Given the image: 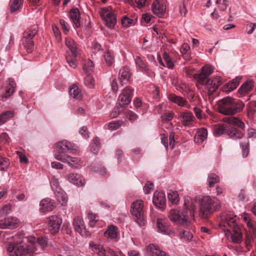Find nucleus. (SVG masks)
Returning <instances> with one entry per match:
<instances>
[{"label": "nucleus", "mask_w": 256, "mask_h": 256, "mask_svg": "<svg viewBox=\"0 0 256 256\" xmlns=\"http://www.w3.org/2000/svg\"><path fill=\"white\" fill-rule=\"evenodd\" d=\"M240 146L242 150V154L244 158L248 156L249 154V142H248L240 143Z\"/></svg>", "instance_id": "52"}, {"label": "nucleus", "mask_w": 256, "mask_h": 256, "mask_svg": "<svg viewBox=\"0 0 256 256\" xmlns=\"http://www.w3.org/2000/svg\"><path fill=\"white\" fill-rule=\"evenodd\" d=\"M147 252L150 256H170L165 252L154 244H150L147 247Z\"/></svg>", "instance_id": "28"}, {"label": "nucleus", "mask_w": 256, "mask_h": 256, "mask_svg": "<svg viewBox=\"0 0 256 256\" xmlns=\"http://www.w3.org/2000/svg\"><path fill=\"white\" fill-rule=\"evenodd\" d=\"M74 144L66 140L58 142L56 144L54 156L56 159L62 162H67L72 167H76L78 159L66 154L69 150H74Z\"/></svg>", "instance_id": "4"}, {"label": "nucleus", "mask_w": 256, "mask_h": 256, "mask_svg": "<svg viewBox=\"0 0 256 256\" xmlns=\"http://www.w3.org/2000/svg\"><path fill=\"white\" fill-rule=\"evenodd\" d=\"M232 232L230 230H227L226 235L230 236L232 241L235 244H240L242 242V234L240 231L239 226L232 228Z\"/></svg>", "instance_id": "21"}, {"label": "nucleus", "mask_w": 256, "mask_h": 256, "mask_svg": "<svg viewBox=\"0 0 256 256\" xmlns=\"http://www.w3.org/2000/svg\"><path fill=\"white\" fill-rule=\"evenodd\" d=\"M134 20L128 16H122L121 20V24L124 28H128L134 24Z\"/></svg>", "instance_id": "51"}, {"label": "nucleus", "mask_w": 256, "mask_h": 256, "mask_svg": "<svg viewBox=\"0 0 256 256\" xmlns=\"http://www.w3.org/2000/svg\"><path fill=\"white\" fill-rule=\"evenodd\" d=\"M134 90L130 86L124 88L118 98V104L120 105L126 106L130 102L134 96Z\"/></svg>", "instance_id": "9"}, {"label": "nucleus", "mask_w": 256, "mask_h": 256, "mask_svg": "<svg viewBox=\"0 0 256 256\" xmlns=\"http://www.w3.org/2000/svg\"><path fill=\"white\" fill-rule=\"evenodd\" d=\"M73 226L75 230L80 234H83L86 232L84 222L80 217H76L74 219Z\"/></svg>", "instance_id": "31"}, {"label": "nucleus", "mask_w": 256, "mask_h": 256, "mask_svg": "<svg viewBox=\"0 0 256 256\" xmlns=\"http://www.w3.org/2000/svg\"><path fill=\"white\" fill-rule=\"evenodd\" d=\"M152 202L158 208L164 210L166 206L165 193L162 191H156L153 196Z\"/></svg>", "instance_id": "14"}, {"label": "nucleus", "mask_w": 256, "mask_h": 256, "mask_svg": "<svg viewBox=\"0 0 256 256\" xmlns=\"http://www.w3.org/2000/svg\"><path fill=\"white\" fill-rule=\"evenodd\" d=\"M133 102L137 110V111H140V110H139L142 106V100L140 98H136L134 100Z\"/></svg>", "instance_id": "62"}, {"label": "nucleus", "mask_w": 256, "mask_h": 256, "mask_svg": "<svg viewBox=\"0 0 256 256\" xmlns=\"http://www.w3.org/2000/svg\"><path fill=\"white\" fill-rule=\"evenodd\" d=\"M14 110H6L2 112L0 115V126L4 124L10 118L14 117Z\"/></svg>", "instance_id": "40"}, {"label": "nucleus", "mask_w": 256, "mask_h": 256, "mask_svg": "<svg viewBox=\"0 0 256 256\" xmlns=\"http://www.w3.org/2000/svg\"><path fill=\"white\" fill-rule=\"evenodd\" d=\"M100 138L98 136H96L92 140V142L90 145V150L94 154H97L100 150Z\"/></svg>", "instance_id": "37"}, {"label": "nucleus", "mask_w": 256, "mask_h": 256, "mask_svg": "<svg viewBox=\"0 0 256 256\" xmlns=\"http://www.w3.org/2000/svg\"><path fill=\"white\" fill-rule=\"evenodd\" d=\"M192 216V211L186 207L172 209L168 214V218L174 224L184 228L190 225V218Z\"/></svg>", "instance_id": "5"}, {"label": "nucleus", "mask_w": 256, "mask_h": 256, "mask_svg": "<svg viewBox=\"0 0 256 256\" xmlns=\"http://www.w3.org/2000/svg\"><path fill=\"white\" fill-rule=\"evenodd\" d=\"M60 24L61 26L62 29L65 34H68L70 32V26L64 20L60 19Z\"/></svg>", "instance_id": "54"}, {"label": "nucleus", "mask_w": 256, "mask_h": 256, "mask_svg": "<svg viewBox=\"0 0 256 256\" xmlns=\"http://www.w3.org/2000/svg\"><path fill=\"white\" fill-rule=\"evenodd\" d=\"M214 134L215 136L226 134L232 139L240 138L244 135L240 129H214Z\"/></svg>", "instance_id": "11"}, {"label": "nucleus", "mask_w": 256, "mask_h": 256, "mask_svg": "<svg viewBox=\"0 0 256 256\" xmlns=\"http://www.w3.org/2000/svg\"><path fill=\"white\" fill-rule=\"evenodd\" d=\"M152 98L156 100H158L160 99V88L158 86H152Z\"/></svg>", "instance_id": "56"}, {"label": "nucleus", "mask_w": 256, "mask_h": 256, "mask_svg": "<svg viewBox=\"0 0 256 256\" xmlns=\"http://www.w3.org/2000/svg\"><path fill=\"white\" fill-rule=\"evenodd\" d=\"M50 184L58 201L62 202V206L64 205L67 202L68 197L64 192L60 186L58 180H54Z\"/></svg>", "instance_id": "10"}, {"label": "nucleus", "mask_w": 256, "mask_h": 256, "mask_svg": "<svg viewBox=\"0 0 256 256\" xmlns=\"http://www.w3.org/2000/svg\"><path fill=\"white\" fill-rule=\"evenodd\" d=\"M208 181L210 187H212L215 184L219 182L220 178L216 174L212 173L208 174Z\"/></svg>", "instance_id": "50"}, {"label": "nucleus", "mask_w": 256, "mask_h": 256, "mask_svg": "<svg viewBox=\"0 0 256 256\" xmlns=\"http://www.w3.org/2000/svg\"><path fill=\"white\" fill-rule=\"evenodd\" d=\"M48 238L46 236H40L36 239V243L38 244L42 248H44L48 246Z\"/></svg>", "instance_id": "53"}, {"label": "nucleus", "mask_w": 256, "mask_h": 256, "mask_svg": "<svg viewBox=\"0 0 256 256\" xmlns=\"http://www.w3.org/2000/svg\"><path fill=\"white\" fill-rule=\"evenodd\" d=\"M154 189V184L152 182H148L144 187L145 194H149L151 190Z\"/></svg>", "instance_id": "61"}, {"label": "nucleus", "mask_w": 256, "mask_h": 256, "mask_svg": "<svg viewBox=\"0 0 256 256\" xmlns=\"http://www.w3.org/2000/svg\"><path fill=\"white\" fill-rule=\"evenodd\" d=\"M242 79V76H238L234 78L225 84L222 88V90L224 92H228L235 90L238 86L240 81Z\"/></svg>", "instance_id": "23"}, {"label": "nucleus", "mask_w": 256, "mask_h": 256, "mask_svg": "<svg viewBox=\"0 0 256 256\" xmlns=\"http://www.w3.org/2000/svg\"><path fill=\"white\" fill-rule=\"evenodd\" d=\"M190 52V48L189 44L187 43H184L180 48V52L182 54H186Z\"/></svg>", "instance_id": "64"}, {"label": "nucleus", "mask_w": 256, "mask_h": 256, "mask_svg": "<svg viewBox=\"0 0 256 256\" xmlns=\"http://www.w3.org/2000/svg\"><path fill=\"white\" fill-rule=\"evenodd\" d=\"M110 85L112 90L114 92L116 93L118 89V80L116 78H110Z\"/></svg>", "instance_id": "57"}, {"label": "nucleus", "mask_w": 256, "mask_h": 256, "mask_svg": "<svg viewBox=\"0 0 256 256\" xmlns=\"http://www.w3.org/2000/svg\"><path fill=\"white\" fill-rule=\"evenodd\" d=\"M245 107L244 102L239 99L227 96L218 102V112L224 115L232 116L242 112Z\"/></svg>", "instance_id": "3"}, {"label": "nucleus", "mask_w": 256, "mask_h": 256, "mask_svg": "<svg viewBox=\"0 0 256 256\" xmlns=\"http://www.w3.org/2000/svg\"><path fill=\"white\" fill-rule=\"evenodd\" d=\"M220 208V202L216 198L203 196L199 204V216L202 218L206 219Z\"/></svg>", "instance_id": "6"}, {"label": "nucleus", "mask_w": 256, "mask_h": 256, "mask_svg": "<svg viewBox=\"0 0 256 256\" xmlns=\"http://www.w3.org/2000/svg\"><path fill=\"white\" fill-rule=\"evenodd\" d=\"M228 122L230 124L237 126L239 128H244L245 126L244 123L238 117L231 118L228 120Z\"/></svg>", "instance_id": "46"}, {"label": "nucleus", "mask_w": 256, "mask_h": 256, "mask_svg": "<svg viewBox=\"0 0 256 256\" xmlns=\"http://www.w3.org/2000/svg\"><path fill=\"white\" fill-rule=\"evenodd\" d=\"M70 96L74 98H79L81 97V90L76 84L72 85L69 90Z\"/></svg>", "instance_id": "39"}, {"label": "nucleus", "mask_w": 256, "mask_h": 256, "mask_svg": "<svg viewBox=\"0 0 256 256\" xmlns=\"http://www.w3.org/2000/svg\"><path fill=\"white\" fill-rule=\"evenodd\" d=\"M84 83L86 86L90 88H93L95 86V80L92 76L88 74L84 78Z\"/></svg>", "instance_id": "48"}, {"label": "nucleus", "mask_w": 256, "mask_h": 256, "mask_svg": "<svg viewBox=\"0 0 256 256\" xmlns=\"http://www.w3.org/2000/svg\"><path fill=\"white\" fill-rule=\"evenodd\" d=\"M18 220L16 218L8 217L0 220V228H14L18 224Z\"/></svg>", "instance_id": "24"}, {"label": "nucleus", "mask_w": 256, "mask_h": 256, "mask_svg": "<svg viewBox=\"0 0 256 256\" xmlns=\"http://www.w3.org/2000/svg\"><path fill=\"white\" fill-rule=\"evenodd\" d=\"M104 25L110 29L114 28L116 24V16L114 13H112L110 16H106V18L103 20Z\"/></svg>", "instance_id": "34"}, {"label": "nucleus", "mask_w": 256, "mask_h": 256, "mask_svg": "<svg viewBox=\"0 0 256 256\" xmlns=\"http://www.w3.org/2000/svg\"><path fill=\"white\" fill-rule=\"evenodd\" d=\"M10 164L9 159L0 155V171L6 170Z\"/></svg>", "instance_id": "49"}, {"label": "nucleus", "mask_w": 256, "mask_h": 256, "mask_svg": "<svg viewBox=\"0 0 256 256\" xmlns=\"http://www.w3.org/2000/svg\"><path fill=\"white\" fill-rule=\"evenodd\" d=\"M194 112L196 117L198 119H202L203 118L204 114L200 108H198V107L195 106L194 108Z\"/></svg>", "instance_id": "63"}, {"label": "nucleus", "mask_w": 256, "mask_h": 256, "mask_svg": "<svg viewBox=\"0 0 256 256\" xmlns=\"http://www.w3.org/2000/svg\"><path fill=\"white\" fill-rule=\"evenodd\" d=\"M65 44L70 50L66 52V62L72 68H76L78 65V59L80 57L81 50L77 42L70 37L66 38Z\"/></svg>", "instance_id": "7"}, {"label": "nucleus", "mask_w": 256, "mask_h": 256, "mask_svg": "<svg viewBox=\"0 0 256 256\" xmlns=\"http://www.w3.org/2000/svg\"><path fill=\"white\" fill-rule=\"evenodd\" d=\"M40 210L42 212H45L52 211L56 206L54 200L47 198L42 200L40 202Z\"/></svg>", "instance_id": "26"}, {"label": "nucleus", "mask_w": 256, "mask_h": 256, "mask_svg": "<svg viewBox=\"0 0 256 256\" xmlns=\"http://www.w3.org/2000/svg\"><path fill=\"white\" fill-rule=\"evenodd\" d=\"M24 0H10L9 6L10 12H14L22 8Z\"/></svg>", "instance_id": "35"}, {"label": "nucleus", "mask_w": 256, "mask_h": 256, "mask_svg": "<svg viewBox=\"0 0 256 256\" xmlns=\"http://www.w3.org/2000/svg\"><path fill=\"white\" fill-rule=\"evenodd\" d=\"M90 169L94 172L100 173L102 175H104L106 174V168L99 164L97 162L94 161L89 166Z\"/></svg>", "instance_id": "38"}, {"label": "nucleus", "mask_w": 256, "mask_h": 256, "mask_svg": "<svg viewBox=\"0 0 256 256\" xmlns=\"http://www.w3.org/2000/svg\"><path fill=\"white\" fill-rule=\"evenodd\" d=\"M21 41L26 52L28 54L32 53L34 50V40L30 38H26L24 36H22Z\"/></svg>", "instance_id": "30"}, {"label": "nucleus", "mask_w": 256, "mask_h": 256, "mask_svg": "<svg viewBox=\"0 0 256 256\" xmlns=\"http://www.w3.org/2000/svg\"><path fill=\"white\" fill-rule=\"evenodd\" d=\"M104 61L108 66H112L114 63V56L111 52L108 50L104 55Z\"/></svg>", "instance_id": "42"}, {"label": "nucleus", "mask_w": 256, "mask_h": 256, "mask_svg": "<svg viewBox=\"0 0 256 256\" xmlns=\"http://www.w3.org/2000/svg\"><path fill=\"white\" fill-rule=\"evenodd\" d=\"M168 98L170 101L178 104L180 107L186 106L188 108H190V105L188 104V102L182 96L171 93L168 95Z\"/></svg>", "instance_id": "22"}, {"label": "nucleus", "mask_w": 256, "mask_h": 256, "mask_svg": "<svg viewBox=\"0 0 256 256\" xmlns=\"http://www.w3.org/2000/svg\"><path fill=\"white\" fill-rule=\"evenodd\" d=\"M143 208V202L140 200H136L132 203L130 210L135 221L140 226H144L146 223Z\"/></svg>", "instance_id": "8"}, {"label": "nucleus", "mask_w": 256, "mask_h": 256, "mask_svg": "<svg viewBox=\"0 0 256 256\" xmlns=\"http://www.w3.org/2000/svg\"><path fill=\"white\" fill-rule=\"evenodd\" d=\"M94 68V64L92 60L90 59L86 60L83 66L82 69L86 73L90 74Z\"/></svg>", "instance_id": "47"}, {"label": "nucleus", "mask_w": 256, "mask_h": 256, "mask_svg": "<svg viewBox=\"0 0 256 256\" xmlns=\"http://www.w3.org/2000/svg\"><path fill=\"white\" fill-rule=\"evenodd\" d=\"M246 114L248 116L252 118L256 112V100L250 102L246 108Z\"/></svg>", "instance_id": "41"}, {"label": "nucleus", "mask_w": 256, "mask_h": 256, "mask_svg": "<svg viewBox=\"0 0 256 256\" xmlns=\"http://www.w3.org/2000/svg\"><path fill=\"white\" fill-rule=\"evenodd\" d=\"M178 119L181 122L182 126L186 127L192 126L195 118L192 112L184 110L180 112Z\"/></svg>", "instance_id": "12"}, {"label": "nucleus", "mask_w": 256, "mask_h": 256, "mask_svg": "<svg viewBox=\"0 0 256 256\" xmlns=\"http://www.w3.org/2000/svg\"><path fill=\"white\" fill-rule=\"evenodd\" d=\"M134 61L136 66L144 74L149 77L154 76V72L149 68L146 62L144 61L140 56H136Z\"/></svg>", "instance_id": "15"}, {"label": "nucleus", "mask_w": 256, "mask_h": 256, "mask_svg": "<svg viewBox=\"0 0 256 256\" xmlns=\"http://www.w3.org/2000/svg\"><path fill=\"white\" fill-rule=\"evenodd\" d=\"M104 235L108 238H116L118 236L117 227L113 225L108 226L107 230L104 232Z\"/></svg>", "instance_id": "33"}, {"label": "nucleus", "mask_w": 256, "mask_h": 256, "mask_svg": "<svg viewBox=\"0 0 256 256\" xmlns=\"http://www.w3.org/2000/svg\"><path fill=\"white\" fill-rule=\"evenodd\" d=\"M125 108V106L120 105L118 102L116 105L114 107L112 112H110V116L112 118L118 117L120 114L123 112Z\"/></svg>", "instance_id": "44"}, {"label": "nucleus", "mask_w": 256, "mask_h": 256, "mask_svg": "<svg viewBox=\"0 0 256 256\" xmlns=\"http://www.w3.org/2000/svg\"><path fill=\"white\" fill-rule=\"evenodd\" d=\"M118 79L122 85L130 83L132 79V72L128 66H124L118 72Z\"/></svg>", "instance_id": "13"}, {"label": "nucleus", "mask_w": 256, "mask_h": 256, "mask_svg": "<svg viewBox=\"0 0 256 256\" xmlns=\"http://www.w3.org/2000/svg\"><path fill=\"white\" fill-rule=\"evenodd\" d=\"M62 220L58 216H52L49 218L48 229L52 234L58 232Z\"/></svg>", "instance_id": "17"}, {"label": "nucleus", "mask_w": 256, "mask_h": 256, "mask_svg": "<svg viewBox=\"0 0 256 256\" xmlns=\"http://www.w3.org/2000/svg\"><path fill=\"white\" fill-rule=\"evenodd\" d=\"M174 112L173 111H170L169 112H166L164 113L160 116L161 122L162 124V126H164L166 128H170L171 127H174L173 124L172 122V119L174 118Z\"/></svg>", "instance_id": "25"}, {"label": "nucleus", "mask_w": 256, "mask_h": 256, "mask_svg": "<svg viewBox=\"0 0 256 256\" xmlns=\"http://www.w3.org/2000/svg\"><path fill=\"white\" fill-rule=\"evenodd\" d=\"M68 16L72 23L75 28H80L81 26L80 20L81 15L79 9L75 6H72L70 10Z\"/></svg>", "instance_id": "16"}, {"label": "nucleus", "mask_w": 256, "mask_h": 256, "mask_svg": "<svg viewBox=\"0 0 256 256\" xmlns=\"http://www.w3.org/2000/svg\"><path fill=\"white\" fill-rule=\"evenodd\" d=\"M35 245L28 238L16 234L8 242L7 251L10 256H24L26 254H32L36 251Z\"/></svg>", "instance_id": "2"}, {"label": "nucleus", "mask_w": 256, "mask_h": 256, "mask_svg": "<svg viewBox=\"0 0 256 256\" xmlns=\"http://www.w3.org/2000/svg\"><path fill=\"white\" fill-rule=\"evenodd\" d=\"M6 84L5 92L2 95V98L5 99V100L14 94L16 88V83L12 78H9L6 80Z\"/></svg>", "instance_id": "19"}, {"label": "nucleus", "mask_w": 256, "mask_h": 256, "mask_svg": "<svg viewBox=\"0 0 256 256\" xmlns=\"http://www.w3.org/2000/svg\"><path fill=\"white\" fill-rule=\"evenodd\" d=\"M179 12L182 16H186L187 13V10L184 0H182L181 4L179 5Z\"/></svg>", "instance_id": "60"}, {"label": "nucleus", "mask_w": 256, "mask_h": 256, "mask_svg": "<svg viewBox=\"0 0 256 256\" xmlns=\"http://www.w3.org/2000/svg\"><path fill=\"white\" fill-rule=\"evenodd\" d=\"M166 10V6L160 0H154L152 4V11L158 17L162 18Z\"/></svg>", "instance_id": "18"}, {"label": "nucleus", "mask_w": 256, "mask_h": 256, "mask_svg": "<svg viewBox=\"0 0 256 256\" xmlns=\"http://www.w3.org/2000/svg\"><path fill=\"white\" fill-rule=\"evenodd\" d=\"M38 25H32L28 28L23 32V36L26 38L34 39V38L38 34Z\"/></svg>", "instance_id": "32"}, {"label": "nucleus", "mask_w": 256, "mask_h": 256, "mask_svg": "<svg viewBox=\"0 0 256 256\" xmlns=\"http://www.w3.org/2000/svg\"><path fill=\"white\" fill-rule=\"evenodd\" d=\"M214 72L212 66L206 64L194 76L196 82V86L206 85L208 90V94L212 95L216 92L218 88L222 84V78L220 76H216L210 78V76Z\"/></svg>", "instance_id": "1"}, {"label": "nucleus", "mask_w": 256, "mask_h": 256, "mask_svg": "<svg viewBox=\"0 0 256 256\" xmlns=\"http://www.w3.org/2000/svg\"><path fill=\"white\" fill-rule=\"evenodd\" d=\"M156 228L158 232L164 234L170 235L172 232L168 224L160 218L156 220Z\"/></svg>", "instance_id": "27"}, {"label": "nucleus", "mask_w": 256, "mask_h": 256, "mask_svg": "<svg viewBox=\"0 0 256 256\" xmlns=\"http://www.w3.org/2000/svg\"><path fill=\"white\" fill-rule=\"evenodd\" d=\"M168 198L172 204H176L179 202V196L178 192L170 190L168 193Z\"/></svg>", "instance_id": "45"}, {"label": "nucleus", "mask_w": 256, "mask_h": 256, "mask_svg": "<svg viewBox=\"0 0 256 256\" xmlns=\"http://www.w3.org/2000/svg\"><path fill=\"white\" fill-rule=\"evenodd\" d=\"M194 136V142L197 143L202 142L208 136L207 129H200Z\"/></svg>", "instance_id": "36"}, {"label": "nucleus", "mask_w": 256, "mask_h": 256, "mask_svg": "<svg viewBox=\"0 0 256 256\" xmlns=\"http://www.w3.org/2000/svg\"><path fill=\"white\" fill-rule=\"evenodd\" d=\"M100 16L101 17L102 20L106 18V16H110L112 12H110L107 8H102L99 12Z\"/></svg>", "instance_id": "55"}, {"label": "nucleus", "mask_w": 256, "mask_h": 256, "mask_svg": "<svg viewBox=\"0 0 256 256\" xmlns=\"http://www.w3.org/2000/svg\"><path fill=\"white\" fill-rule=\"evenodd\" d=\"M224 223L231 228L239 226L237 224V217L233 212H229L224 216Z\"/></svg>", "instance_id": "29"}, {"label": "nucleus", "mask_w": 256, "mask_h": 256, "mask_svg": "<svg viewBox=\"0 0 256 256\" xmlns=\"http://www.w3.org/2000/svg\"><path fill=\"white\" fill-rule=\"evenodd\" d=\"M254 86V82L252 80H248L245 81L238 90V97H242L248 94L252 89Z\"/></svg>", "instance_id": "20"}, {"label": "nucleus", "mask_w": 256, "mask_h": 256, "mask_svg": "<svg viewBox=\"0 0 256 256\" xmlns=\"http://www.w3.org/2000/svg\"><path fill=\"white\" fill-rule=\"evenodd\" d=\"M123 124L122 120H114L108 124V128H119Z\"/></svg>", "instance_id": "58"}, {"label": "nucleus", "mask_w": 256, "mask_h": 256, "mask_svg": "<svg viewBox=\"0 0 256 256\" xmlns=\"http://www.w3.org/2000/svg\"><path fill=\"white\" fill-rule=\"evenodd\" d=\"M163 58L166 64V67L169 69H173L174 66V61L166 52L163 53Z\"/></svg>", "instance_id": "43"}, {"label": "nucleus", "mask_w": 256, "mask_h": 256, "mask_svg": "<svg viewBox=\"0 0 256 256\" xmlns=\"http://www.w3.org/2000/svg\"><path fill=\"white\" fill-rule=\"evenodd\" d=\"M12 205L10 204H5L0 209V213L2 212L6 216L10 214L11 211Z\"/></svg>", "instance_id": "59"}]
</instances>
